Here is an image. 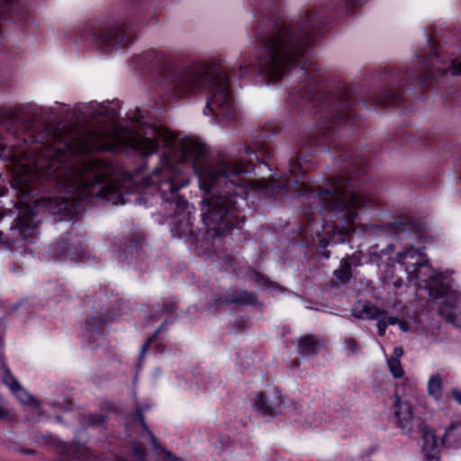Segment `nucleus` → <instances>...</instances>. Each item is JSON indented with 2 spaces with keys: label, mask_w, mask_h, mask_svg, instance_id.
Instances as JSON below:
<instances>
[{
  "label": "nucleus",
  "mask_w": 461,
  "mask_h": 461,
  "mask_svg": "<svg viewBox=\"0 0 461 461\" xmlns=\"http://www.w3.org/2000/svg\"><path fill=\"white\" fill-rule=\"evenodd\" d=\"M90 117L94 120L100 117H106L113 121L118 117V110L108 105H101L98 110L91 113Z\"/></svg>",
  "instance_id": "nucleus-28"
},
{
  "label": "nucleus",
  "mask_w": 461,
  "mask_h": 461,
  "mask_svg": "<svg viewBox=\"0 0 461 461\" xmlns=\"http://www.w3.org/2000/svg\"><path fill=\"white\" fill-rule=\"evenodd\" d=\"M395 403H402V402H401L400 398H397V400H396V402H395Z\"/></svg>",
  "instance_id": "nucleus-57"
},
{
  "label": "nucleus",
  "mask_w": 461,
  "mask_h": 461,
  "mask_svg": "<svg viewBox=\"0 0 461 461\" xmlns=\"http://www.w3.org/2000/svg\"><path fill=\"white\" fill-rule=\"evenodd\" d=\"M3 380L4 383L10 388L11 391H13L15 387H17L20 384L16 378L13 376L11 374H5Z\"/></svg>",
  "instance_id": "nucleus-37"
},
{
  "label": "nucleus",
  "mask_w": 461,
  "mask_h": 461,
  "mask_svg": "<svg viewBox=\"0 0 461 461\" xmlns=\"http://www.w3.org/2000/svg\"><path fill=\"white\" fill-rule=\"evenodd\" d=\"M144 1L118 0V5H122V15L124 17L85 24L78 31L80 40L91 43L104 52L129 46L134 41L136 29L128 19L136 14V5Z\"/></svg>",
  "instance_id": "nucleus-5"
},
{
  "label": "nucleus",
  "mask_w": 461,
  "mask_h": 461,
  "mask_svg": "<svg viewBox=\"0 0 461 461\" xmlns=\"http://www.w3.org/2000/svg\"><path fill=\"white\" fill-rule=\"evenodd\" d=\"M151 133L152 135L150 137L138 134L132 142L134 149H136L143 158L155 153L162 142H167L159 134L155 132V131L152 130Z\"/></svg>",
  "instance_id": "nucleus-15"
},
{
  "label": "nucleus",
  "mask_w": 461,
  "mask_h": 461,
  "mask_svg": "<svg viewBox=\"0 0 461 461\" xmlns=\"http://www.w3.org/2000/svg\"><path fill=\"white\" fill-rule=\"evenodd\" d=\"M398 318L395 317V316H386L385 315V322H386V325H394L396 323H398Z\"/></svg>",
  "instance_id": "nucleus-45"
},
{
  "label": "nucleus",
  "mask_w": 461,
  "mask_h": 461,
  "mask_svg": "<svg viewBox=\"0 0 461 461\" xmlns=\"http://www.w3.org/2000/svg\"><path fill=\"white\" fill-rule=\"evenodd\" d=\"M57 420L61 421V418L59 416H57Z\"/></svg>",
  "instance_id": "nucleus-60"
},
{
  "label": "nucleus",
  "mask_w": 461,
  "mask_h": 461,
  "mask_svg": "<svg viewBox=\"0 0 461 461\" xmlns=\"http://www.w3.org/2000/svg\"><path fill=\"white\" fill-rule=\"evenodd\" d=\"M0 126L6 129L8 135L14 140L11 147L16 149L13 151L11 158L14 162L13 186L17 189V106L0 110Z\"/></svg>",
  "instance_id": "nucleus-10"
},
{
  "label": "nucleus",
  "mask_w": 461,
  "mask_h": 461,
  "mask_svg": "<svg viewBox=\"0 0 461 461\" xmlns=\"http://www.w3.org/2000/svg\"><path fill=\"white\" fill-rule=\"evenodd\" d=\"M423 446L422 452L424 454V461H439V454L438 451V444L435 434L425 428L421 429Z\"/></svg>",
  "instance_id": "nucleus-19"
},
{
  "label": "nucleus",
  "mask_w": 461,
  "mask_h": 461,
  "mask_svg": "<svg viewBox=\"0 0 461 461\" xmlns=\"http://www.w3.org/2000/svg\"><path fill=\"white\" fill-rule=\"evenodd\" d=\"M234 327L240 330L248 329L249 327V320L240 316L236 319Z\"/></svg>",
  "instance_id": "nucleus-40"
},
{
  "label": "nucleus",
  "mask_w": 461,
  "mask_h": 461,
  "mask_svg": "<svg viewBox=\"0 0 461 461\" xmlns=\"http://www.w3.org/2000/svg\"><path fill=\"white\" fill-rule=\"evenodd\" d=\"M403 355V349L401 347H396L394 348L393 349V356H392L391 357H396L397 359L400 360V357Z\"/></svg>",
  "instance_id": "nucleus-46"
},
{
  "label": "nucleus",
  "mask_w": 461,
  "mask_h": 461,
  "mask_svg": "<svg viewBox=\"0 0 461 461\" xmlns=\"http://www.w3.org/2000/svg\"><path fill=\"white\" fill-rule=\"evenodd\" d=\"M12 393L20 403H38L33 395L28 393L21 384L15 387Z\"/></svg>",
  "instance_id": "nucleus-29"
},
{
  "label": "nucleus",
  "mask_w": 461,
  "mask_h": 461,
  "mask_svg": "<svg viewBox=\"0 0 461 461\" xmlns=\"http://www.w3.org/2000/svg\"><path fill=\"white\" fill-rule=\"evenodd\" d=\"M368 0H330L326 5L305 9L289 20L278 6V0H251L258 7L254 14L252 37L257 48L255 59L245 57L239 63L240 77L260 76L268 84L295 75L299 80L290 101L297 107L312 111L317 125L299 136L298 149L307 155L334 150V166L339 175L328 178L324 185H310L307 173L313 162L294 151L285 175L258 180L259 192L276 201L288 196H304L307 203H379L376 189L366 182L370 149H359L340 140L337 128L354 129L366 108V100L355 86L329 78L325 71L306 59V52L321 35V30L334 21L353 14V6Z\"/></svg>",
  "instance_id": "nucleus-1"
},
{
  "label": "nucleus",
  "mask_w": 461,
  "mask_h": 461,
  "mask_svg": "<svg viewBox=\"0 0 461 461\" xmlns=\"http://www.w3.org/2000/svg\"><path fill=\"white\" fill-rule=\"evenodd\" d=\"M162 315H167V319L174 321L176 317V303L172 301H167L153 305L152 312L149 315L150 321H155Z\"/></svg>",
  "instance_id": "nucleus-21"
},
{
  "label": "nucleus",
  "mask_w": 461,
  "mask_h": 461,
  "mask_svg": "<svg viewBox=\"0 0 461 461\" xmlns=\"http://www.w3.org/2000/svg\"><path fill=\"white\" fill-rule=\"evenodd\" d=\"M121 303L118 294L106 286L101 285L95 292L93 304L95 313L87 318L85 324V330L93 341L103 336L105 326L119 316Z\"/></svg>",
  "instance_id": "nucleus-7"
},
{
  "label": "nucleus",
  "mask_w": 461,
  "mask_h": 461,
  "mask_svg": "<svg viewBox=\"0 0 461 461\" xmlns=\"http://www.w3.org/2000/svg\"><path fill=\"white\" fill-rule=\"evenodd\" d=\"M140 63L166 92L180 97L193 91L208 92L205 115L230 122L237 117V109L228 74L219 60L198 62L176 69L168 57L158 50H149L140 57Z\"/></svg>",
  "instance_id": "nucleus-3"
},
{
  "label": "nucleus",
  "mask_w": 461,
  "mask_h": 461,
  "mask_svg": "<svg viewBox=\"0 0 461 461\" xmlns=\"http://www.w3.org/2000/svg\"><path fill=\"white\" fill-rule=\"evenodd\" d=\"M256 412L262 417H274L280 412V411L273 408L272 405H254Z\"/></svg>",
  "instance_id": "nucleus-34"
},
{
  "label": "nucleus",
  "mask_w": 461,
  "mask_h": 461,
  "mask_svg": "<svg viewBox=\"0 0 461 461\" xmlns=\"http://www.w3.org/2000/svg\"><path fill=\"white\" fill-rule=\"evenodd\" d=\"M449 152L455 159H461V144H456L449 149Z\"/></svg>",
  "instance_id": "nucleus-42"
},
{
  "label": "nucleus",
  "mask_w": 461,
  "mask_h": 461,
  "mask_svg": "<svg viewBox=\"0 0 461 461\" xmlns=\"http://www.w3.org/2000/svg\"><path fill=\"white\" fill-rule=\"evenodd\" d=\"M107 416L104 414H90L86 417H82V420H86V424L89 426H100L105 422Z\"/></svg>",
  "instance_id": "nucleus-35"
},
{
  "label": "nucleus",
  "mask_w": 461,
  "mask_h": 461,
  "mask_svg": "<svg viewBox=\"0 0 461 461\" xmlns=\"http://www.w3.org/2000/svg\"><path fill=\"white\" fill-rule=\"evenodd\" d=\"M377 320L376 328H377V335L379 337H383L385 334V330L387 328L386 322H385V315L380 317Z\"/></svg>",
  "instance_id": "nucleus-38"
},
{
  "label": "nucleus",
  "mask_w": 461,
  "mask_h": 461,
  "mask_svg": "<svg viewBox=\"0 0 461 461\" xmlns=\"http://www.w3.org/2000/svg\"><path fill=\"white\" fill-rule=\"evenodd\" d=\"M387 365L394 378H401L403 376L404 372L399 359L396 357H390L387 359Z\"/></svg>",
  "instance_id": "nucleus-32"
},
{
  "label": "nucleus",
  "mask_w": 461,
  "mask_h": 461,
  "mask_svg": "<svg viewBox=\"0 0 461 461\" xmlns=\"http://www.w3.org/2000/svg\"><path fill=\"white\" fill-rule=\"evenodd\" d=\"M19 452L22 453V454H26V455H34V454H36L35 450L29 449V448H21V449H19Z\"/></svg>",
  "instance_id": "nucleus-48"
},
{
  "label": "nucleus",
  "mask_w": 461,
  "mask_h": 461,
  "mask_svg": "<svg viewBox=\"0 0 461 461\" xmlns=\"http://www.w3.org/2000/svg\"><path fill=\"white\" fill-rule=\"evenodd\" d=\"M451 437L461 441V421L453 422L449 425L443 436L442 442L444 443L447 438Z\"/></svg>",
  "instance_id": "nucleus-31"
},
{
  "label": "nucleus",
  "mask_w": 461,
  "mask_h": 461,
  "mask_svg": "<svg viewBox=\"0 0 461 461\" xmlns=\"http://www.w3.org/2000/svg\"><path fill=\"white\" fill-rule=\"evenodd\" d=\"M50 251L57 261H81L86 254L83 248V238L73 232H67L58 239Z\"/></svg>",
  "instance_id": "nucleus-8"
},
{
  "label": "nucleus",
  "mask_w": 461,
  "mask_h": 461,
  "mask_svg": "<svg viewBox=\"0 0 461 461\" xmlns=\"http://www.w3.org/2000/svg\"><path fill=\"white\" fill-rule=\"evenodd\" d=\"M443 381L439 374H434L429 376L428 381V393L435 402L442 399Z\"/></svg>",
  "instance_id": "nucleus-25"
},
{
  "label": "nucleus",
  "mask_w": 461,
  "mask_h": 461,
  "mask_svg": "<svg viewBox=\"0 0 461 461\" xmlns=\"http://www.w3.org/2000/svg\"><path fill=\"white\" fill-rule=\"evenodd\" d=\"M393 417L396 425L403 433H409L412 429L413 411L411 405H393Z\"/></svg>",
  "instance_id": "nucleus-17"
},
{
  "label": "nucleus",
  "mask_w": 461,
  "mask_h": 461,
  "mask_svg": "<svg viewBox=\"0 0 461 461\" xmlns=\"http://www.w3.org/2000/svg\"><path fill=\"white\" fill-rule=\"evenodd\" d=\"M29 12L24 0H0V20L25 21Z\"/></svg>",
  "instance_id": "nucleus-12"
},
{
  "label": "nucleus",
  "mask_w": 461,
  "mask_h": 461,
  "mask_svg": "<svg viewBox=\"0 0 461 461\" xmlns=\"http://www.w3.org/2000/svg\"><path fill=\"white\" fill-rule=\"evenodd\" d=\"M165 345L162 343H157L154 347V351L158 354H162L165 351Z\"/></svg>",
  "instance_id": "nucleus-47"
},
{
  "label": "nucleus",
  "mask_w": 461,
  "mask_h": 461,
  "mask_svg": "<svg viewBox=\"0 0 461 461\" xmlns=\"http://www.w3.org/2000/svg\"><path fill=\"white\" fill-rule=\"evenodd\" d=\"M388 232L395 235L397 239H405L412 235L414 225L412 222L394 221L387 226Z\"/></svg>",
  "instance_id": "nucleus-23"
},
{
  "label": "nucleus",
  "mask_w": 461,
  "mask_h": 461,
  "mask_svg": "<svg viewBox=\"0 0 461 461\" xmlns=\"http://www.w3.org/2000/svg\"><path fill=\"white\" fill-rule=\"evenodd\" d=\"M62 403L70 404V403H72V400L70 398H67V399L64 400V402Z\"/></svg>",
  "instance_id": "nucleus-53"
},
{
  "label": "nucleus",
  "mask_w": 461,
  "mask_h": 461,
  "mask_svg": "<svg viewBox=\"0 0 461 461\" xmlns=\"http://www.w3.org/2000/svg\"><path fill=\"white\" fill-rule=\"evenodd\" d=\"M145 245V238L140 233H131L124 236L119 240V257L127 264H131L141 258V252Z\"/></svg>",
  "instance_id": "nucleus-9"
},
{
  "label": "nucleus",
  "mask_w": 461,
  "mask_h": 461,
  "mask_svg": "<svg viewBox=\"0 0 461 461\" xmlns=\"http://www.w3.org/2000/svg\"><path fill=\"white\" fill-rule=\"evenodd\" d=\"M151 443H152V446L155 448H159L160 447L158 439L153 435H151Z\"/></svg>",
  "instance_id": "nucleus-50"
},
{
  "label": "nucleus",
  "mask_w": 461,
  "mask_h": 461,
  "mask_svg": "<svg viewBox=\"0 0 461 461\" xmlns=\"http://www.w3.org/2000/svg\"><path fill=\"white\" fill-rule=\"evenodd\" d=\"M256 403H274L276 402L277 403H283L284 399L282 398V393L276 389L272 388L269 391L257 393L256 396Z\"/></svg>",
  "instance_id": "nucleus-26"
},
{
  "label": "nucleus",
  "mask_w": 461,
  "mask_h": 461,
  "mask_svg": "<svg viewBox=\"0 0 461 461\" xmlns=\"http://www.w3.org/2000/svg\"><path fill=\"white\" fill-rule=\"evenodd\" d=\"M224 298H229V294H221L217 296L212 303L208 305V311L212 312V314L216 315L224 311V307L226 305L231 304L230 303H223L220 302L222 301Z\"/></svg>",
  "instance_id": "nucleus-30"
},
{
  "label": "nucleus",
  "mask_w": 461,
  "mask_h": 461,
  "mask_svg": "<svg viewBox=\"0 0 461 461\" xmlns=\"http://www.w3.org/2000/svg\"><path fill=\"white\" fill-rule=\"evenodd\" d=\"M451 71L453 76H461V56L460 57H444V75Z\"/></svg>",
  "instance_id": "nucleus-27"
},
{
  "label": "nucleus",
  "mask_w": 461,
  "mask_h": 461,
  "mask_svg": "<svg viewBox=\"0 0 461 461\" xmlns=\"http://www.w3.org/2000/svg\"><path fill=\"white\" fill-rule=\"evenodd\" d=\"M398 286H400L399 282H396L395 283V287H398Z\"/></svg>",
  "instance_id": "nucleus-59"
},
{
  "label": "nucleus",
  "mask_w": 461,
  "mask_h": 461,
  "mask_svg": "<svg viewBox=\"0 0 461 461\" xmlns=\"http://www.w3.org/2000/svg\"><path fill=\"white\" fill-rule=\"evenodd\" d=\"M451 395L455 401L461 403V391L456 388L451 389Z\"/></svg>",
  "instance_id": "nucleus-44"
},
{
  "label": "nucleus",
  "mask_w": 461,
  "mask_h": 461,
  "mask_svg": "<svg viewBox=\"0 0 461 461\" xmlns=\"http://www.w3.org/2000/svg\"><path fill=\"white\" fill-rule=\"evenodd\" d=\"M403 142H406V143H411L412 142L411 140L409 139V134L404 138V140H402Z\"/></svg>",
  "instance_id": "nucleus-52"
},
{
  "label": "nucleus",
  "mask_w": 461,
  "mask_h": 461,
  "mask_svg": "<svg viewBox=\"0 0 461 461\" xmlns=\"http://www.w3.org/2000/svg\"><path fill=\"white\" fill-rule=\"evenodd\" d=\"M3 236H4V233L0 230V243L3 242Z\"/></svg>",
  "instance_id": "nucleus-55"
},
{
  "label": "nucleus",
  "mask_w": 461,
  "mask_h": 461,
  "mask_svg": "<svg viewBox=\"0 0 461 461\" xmlns=\"http://www.w3.org/2000/svg\"><path fill=\"white\" fill-rule=\"evenodd\" d=\"M439 315L456 328L461 329V298L453 294L441 303Z\"/></svg>",
  "instance_id": "nucleus-14"
},
{
  "label": "nucleus",
  "mask_w": 461,
  "mask_h": 461,
  "mask_svg": "<svg viewBox=\"0 0 461 461\" xmlns=\"http://www.w3.org/2000/svg\"><path fill=\"white\" fill-rule=\"evenodd\" d=\"M180 155L182 156L181 152H180ZM185 163H187V162L183 160V158L181 157V160L176 162V164H174L172 159L170 158V157L164 153L160 157V165L158 167H157L150 175H149L147 176H143L140 183H139L137 176H128L131 183L135 184L136 185H140V187H141L143 189V196L141 197V199H145L144 203L147 204V203H149V200L147 197H144V196H148V195H151L152 197L158 196L160 200H161V198L156 192L153 194L146 193L145 179L149 177L157 169L159 168L160 170L164 171V170H166L167 167H169L171 168H174V170H179L183 174H185V170H184ZM149 204H152V202H149Z\"/></svg>",
  "instance_id": "nucleus-13"
},
{
  "label": "nucleus",
  "mask_w": 461,
  "mask_h": 461,
  "mask_svg": "<svg viewBox=\"0 0 461 461\" xmlns=\"http://www.w3.org/2000/svg\"><path fill=\"white\" fill-rule=\"evenodd\" d=\"M171 323L173 322V320H168V319H166L161 324L159 327H158L156 329V330L153 332L152 335H150L147 340L145 341V343L141 346L140 348V356H139V358H138V362L136 363V369L137 370H140L142 366V362L145 358V355L147 353V351L149 350L150 345L158 339V335L160 334V332L162 330H164L166 328H167V325L168 323Z\"/></svg>",
  "instance_id": "nucleus-22"
},
{
  "label": "nucleus",
  "mask_w": 461,
  "mask_h": 461,
  "mask_svg": "<svg viewBox=\"0 0 461 461\" xmlns=\"http://www.w3.org/2000/svg\"><path fill=\"white\" fill-rule=\"evenodd\" d=\"M134 416H135V420L140 423V427L143 429L148 430V425L144 420L143 411L141 409L138 408L135 411Z\"/></svg>",
  "instance_id": "nucleus-39"
},
{
  "label": "nucleus",
  "mask_w": 461,
  "mask_h": 461,
  "mask_svg": "<svg viewBox=\"0 0 461 461\" xmlns=\"http://www.w3.org/2000/svg\"><path fill=\"white\" fill-rule=\"evenodd\" d=\"M228 294L229 298H224L222 299L221 302L240 305H261V303L258 302L257 294L254 292H249L242 289H236L231 291Z\"/></svg>",
  "instance_id": "nucleus-18"
},
{
  "label": "nucleus",
  "mask_w": 461,
  "mask_h": 461,
  "mask_svg": "<svg viewBox=\"0 0 461 461\" xmlns=\"http://www.w3.org/2000/svg\"><path fill=\"white\" fill-rule=\"evenodd\" d=\"M398 324L400 326V329L403 331H407L408 330V324L406 321H398Z\"/></svg>",
  "instance_id": "nucleus-49"
},
{
  "label": "nucleus",
  "mask_w": 461,
  "mask_h": 461,
  "mask_svg": "<svg viewBox=\"0 0 461 461\" xmlns=\"http://www.w3.org/2000/svg\"><path fill=\"white\" fill-rule=\"evenodd\" d=\"M198 384L196 383L191 384V388H194V391L197 390Z\"/></svg>",
  "instance_id": "nucleus-54"
},
{
  "label": "nucleus",
  "mask_w": 461,
  "mask_h": 461,
  "mask_svg": "<svg viewBox=\"0 0 461 461\" xmlns=\"http://www.w3.org/2000/svg\"><path fill=\"white\" fill-rule=\"evenodd\" d=\"M21 303H18L16 304L14 307V310H17L19 307H20Z\"/></svg>",
  "instance_id": "nucleus-56"
},
{
  "label": "nucleus",
  "mask_w": 461,
  "mask_h": 461,
  "mask_svg": "<svg viewBox=\"0 0 461 461\" xmlns=\"http://www.w3.org/2000/svg\"><path fill=\"white\" fill-rule=\"evenodd\" d=\"M345 344H346V348L348 350H350L353 354H356L357 352V350H358L357 344L354 339H352V338L347 339L345 340Z\"/></svg>",
  "instance_id": "nucleus-41"
},
{
  "label": "nucleus",
  "mask_w": 461,
  "mask_h": 461,
  "mask_svg": "<svg viewBox=\"0 0 461 461\" xmlns=\"http://www.w3.org/2000/svg\"><path fill=\"white\" fill-rule=\"evenodd\" d=\"M399 263L405 267L408 278L417 280L420 288L428 291L431 300H437L451 292V279L435 271L419 249L412 247L399 253Z\"/></svg>",
  "instance_id": "nucleus-6"
},
{
  "label": "nucleus",
  "mask_w": 461,
  "mask_h": 461,
  "mask_svg": "<svg viewBox=\"0 0 461 461\" xmlns=\"http://www.w3.org/2000/svg\"><path fill=\"white\" fill-rule=\"evenodd\" d=\"M15 419V415L13 411L6 409L5 405H0V421H12Z\"/></svg>",
  "instance_id": "nucleus-36"
},
{
  "label": "nucleus",
  "mask_w": 461,
  "mask_h": 461,
  "mask_svg": "<svg viewBox=\"0 0 461 461\" xmlns=\"http://www.w3.org/2000/svg\"><path fill=\"white\" fill-rule=\"evenodd\" d=\"M361 266V258L356 254L347 255L341 258L339 267L334 270L333 275L341 285L349 283L353 276V268Z\"/></svg>",
  "instance_id": "nucleus-16"
},
{
  "label": "nucleus",
  "mask_w": 461,
  "mask_h": 461,
  "mask_svg": "<svg viewBox=\"0 0 461 461\" xmlns=\"http://www.w3.org/2000/svg\"><path fill=\"white\" fill-rule=\"evenodd\" d=\"M162 452L164 454L165 461H180V458L175 456L170 451L163 448Z\"/></svg>",
  "instance_id": "nucleus-43"
},
{
  "label": "nucleus",
  "mask_w": 461,
  "mask_h": 461,
  "mask_svg": "<svg viewBox=\"0 0 461 461\" xmlns=\"http://www.w3.org/2000/svg\"><path fill=\"white\" fill-rule=\"evenodd\" d=\"M33 212L32 208H28L26 214L18 217L15 224L11 226V230L15 236L14 239L20 240L24 243H34L37 239V225L32 221Z\"/></svg>",
  "instance_id": "nucleus-11"
},
{
  "label": "nucleus",
  "mask_w": 461,
  "mask_h": 461,
  "mask_svg": "<svg viewBox=\"0 0 461 461\" xmlns=\"http://www.w3.org/2000/svg\"><path fill=\"white\" fill-rule=\"evenodd\" d=\"M249 277L251 281L262 286H268L271 283L267 276L256 270H251L249 274Z\"/></svg>",
  "instance_id": "nucleus-33"
},
{
  "label": "nucleus",
  "mask_w": 461,
  "mask_h": 461,
  "mask_svg": "<svg viewBox=\"0 0 461 461\" xmlns=\"http://www.w3.org/2000/svg\"><path fill=\"white\" fill-rule=\"evenodd\" d=\"M319 241H320V246L321 248H326L329 245V241L326 240L325 239H321Z\"/></svg>",
  "instance_id": "nucleus-51"
},
{
  "label": "nucleus",
  "mask_w": 461,
  "mask_h": 461,
  "mask_svg": "<svg viewBox=\"0 0 461 461\" xmlns=\"http://www.w3.org/2000/svg\"><path fill=\"white\" fill-rule=\"evenodd\" d=\"M387 314L385 311L379 309L369 302H366L362 306L358 313H353L357 319L376 320Z\"/></svg>",
  "instance_id": "nucleus-24"
},
{
  "label": "nucleus",
  "mask_w": 461,
  "mask_h": 461,
  "mask_svg": "<svg viewBox=\"0 0 461 461\" xmlns=\"http://www.w3.org/2000/svg\"><path fill=\"white\" fill-rule=\"evenodd\" d=\"M321 348L320 341L313 335H305L298 339L296 350L306 357H312L318 354Z\"/></svg>",
  "instance_id": "nucleus-20"
},
{
  "label": "nucleus",
  "mask_w": 461,
  "mask_h": 461,
  "mask_svg": "<svg viewBox=\"0 0 461 461\" xmlns=\"http://www.w3.org/2000/svg\"><path fill=\"white\" fill-rule=\"evenodd\" d=\"M398 286H400L399 282H396L395 283V287H398Z\"/></svg>",
  "instance_id": "nucleus-58"
},
{
  "label": "nucleus",
  "mask_w": 461,
  "mask_h": 461,
  "mask_svg": "<svg viewBox=\"0 0 461 461\" xmlns=\"http://www.w3.org/2000/svg\"><path fill=\"white\" fill-rule=\"evenodd\" d=\"M189 184L186 174L170 167L164 171L158 168L145 179L146 193L156 192L161 198L162 204H166L172 211L171 232L180 239L192 240L195 236L194 218L185 212L188 203L180 194Z\"/></svg>",
  "instance_id": "nucleus-4"
},
{
  "label": "nucleus",
  "mask_w": 461,
  "mask_h": 461,
  "mask_svg": "<svg viewBox=\"0 0 461 461\" xmlns=\"http://www.w3.org/2000/svg\"><path fill=\"white\" fill-rule=\"evenodd\" d=\"M281 125L270 122L252 134L249 144H242L235 158L208 157L206 145L195 139L185 138L180 143L183 160L199 178L201 187L208 194L201 202V217L207 239H221L245 221L244 208L250 181L245 175L255 170V161L270 168L274 158L269 137L279 132Z\"/></svg>",
  "instance_id": "nucleus-2"
}]
</instances>
